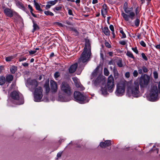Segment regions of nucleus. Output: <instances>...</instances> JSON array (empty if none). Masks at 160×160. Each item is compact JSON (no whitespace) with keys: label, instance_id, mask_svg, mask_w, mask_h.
<instances>
[{"label":"nucleus","instance_id":"nucleus-46","mask_svg":"<svg viewBox=\"0 0 160 160\" xmlns=\"http://www.w3.org/2000/svg\"><path fill=\"white\" fill-rule=\"evenodd\" d=\"M154 77L155 79H157L158 78V73L157 72L154 71L153 72Z\"/></svg>","mask_w":160,"mask_h":160},{"label":"nucleus","instance_id":"nucleus-50","mask_svg":"<svg viewBox=\"0 0 160 160\" xmlns=\"http://www.w3.org/2000/svg\"><path fill=\"white\" fill-rule=\"evenodd\" d=\"M132 50L136 54H138V51L136 47L135 48H132Z\"/></svg>","mask_w":160,"mask_h":160},{"label":"nucleus","instance_id":"nucleus-38","mask_svg":"<svg viewBox=\"0 0 160 160\" xmlns=\"http://www.w3.org/2000/svg\"><path fill=\"white\" fill-rule=\"evenodd\" d=\"M104 75L106 76H108L109 74V72L108 70L106 68H104Z\"/></svg>","mask_w":160,"mask_h":160},{"label":"nucleus","instance_id":"nucleus-47","mask_svg":"<svg viewBox=\"0 0 160 160\" xmlns=\"http://www.w3.org/2000/svg\"><path fill=\"white\" fill-rule=\"evenodd\" d=\"M62 7L61 6H58V7H56L54 8V10L55 11V10L56 11H59L61 10L62 9Z\"/></svg>","mask_w":160,"mask_h":160},{"label":"nucleus","instance_id":"nucleus-7","mask_svg":"<svg viewBox=\"0 0 160 160\" xmlns=\"http://www.w3.org/2000/svg\"><path fill=\"white\" fill-rule=\"evenodd\" d=\"M73 95L74 98L75 100L80 103L83 104L88 102L86 100V97L79 92H75Z\"/></svg>","mask_w":160,"mask_h":160},{"label":"nucleus","instance_id":"nucleus-9","mask_svg":"<svg viewBox=\"0 0 160 160\" xmlns=\"http://www.w3.org/2000/svg\"><path fill=\"white\" fill-rule=\"evenodd\" d=\"M106 87L108 91L110 92H112L115 87L114 81L113 76L110 75L108 77Z\"/></svg>","mask_w":160,"mask_h":160},{"label":"nucleus","instance_id":"nucleus-64","mask_svg":"<svg viewBox=\"0 0 160 160\" xmlns=\"http://www.w3.org/2000/svg\"><path fill=\"white\" fill-rule=\"evenodd\" d=\"M66 23L68 25H72V23L71 22H69V21H66Z\"/></svg>","mask_w":160,"mask_h":160},{"label":"nucleus","instance_id":"nucleus-22","mask_svg":"<svg viewBox=\"0 0 160 160\" xmlns=\"http://www.w3.org/2000/svg\"><path fill=\"white\" fill-rule=\"evenodd\" d=\"M44 86L45 89L46 93H48L50 91V90L49 86V80L48 79L46 81Z\"/></svg>","mask_w":160,"mask_h":160},{"label":"nucleus","instance_id":"nucleus-39","mask_svg":"<svg viewBox=\"0 0 160 160\" xmlns=\"http://www.w3.org/2000/svg\"><path fill=\"white\" fill-rule=\"evenodd\" d=\"M120 32L122 34V36H121L122 38H126V35L122 29L120 30Z\"/></svg>","mask_w":160,"mask_h":160},{"label":"nucleus","instance_id":"nucleus-5","mask_svg":"<svg viewBox=\"0 0 160 160\" xmlns=\"http://www.w3.org/2000/svg\"><path fill=\"white\" fill-rule=\"evenodd\" d=\"M10 97L16 102V104L21 105L24 103L23 97L22 94L18 91L14 90L10 93Z\"/></svg>","mask_w":160,"mask_h":160},{"label":"nucleus","instance_id":"nucleus-11","mask_svg":"<svg viewBox=\"0 0 160 160\" xmlns=\"http://www.w3.org/2000/svg\"><path fill=\"white\" fill-rule=\"evenodd\" d=\"M42 90L40 87H38L35 90L34 92V99L35 102H39L41 101L43 95Z\"/></svg>","mask_w":160,"mask_h":160},{"label":"nucleus","instance_id":"nucleus-29","mask_svg":"<svg viewBox=\"0 0 160 160\" xmlns=\"http://www.w3.org/2000/svg\"><path fill=\"white\" fill-rule=\"evenodd\" d=\"M6 79L5 78L2 76L0 77V85H3L5 82Z\"/></svg>","mask_w":160,"mask_h":160},{"label":"nucleus","instance_id":"nucleus-8","mask_svg":"<svg viewBox=\"0 0 160 160\" xmlns=\"http://www.w3.org/2000/svg\"><path fill=\"white\" fill-rule=\"evenodd\" d=\"M148 100L155 102L159 99L158 92L157 87H153L150 91L149 96L148 98Z\"/></svg>","mask_w":160,"mask_h":160},{"label":"nucleus","instance_id":"nucleus-4","mask_svg":"<svg viewBox=\"0 0 160 160\" xmlns=\"http://www.w3.org/2000/svg\"><path fill=\"white\" fill-rule=\"evenodd\" d=\"M91 54V47L89 40H86L84 51L82 52L78 62L84 63L88 61Z\"/></svg>","mask_w":160,"mask_h":160},{"label":"nucleus","instance_id":"nucleus-57","mask_svg":"<svg viewBox=\"0 0 160 160\" xmlns=\"http://www.w3.org/2000/svg\"><path fill=\"white\" fill-rule=\"evenodd\" d=\"M56 24L57 25H58V26H60V27H64V25H62V24L60 23V22H56Z\"/></svg>","mask_w":160,"mask_h":160},{"label":"nucleus","instance_id":"nucleus-42","mask_svg":"<svg viewBox=\"0 0 160 160\" xmlns=\"http://www.w3.org/2000/svg\"><path fill=\"white\" fill-rule=\"evenodd\" d=\"M71 30H72L73 31V32H74V35H75L76 36L78 35V33L76 29H75L74 28H72Z\"/></svg>","mask_w":160,"mask_h":160},{"label":"nucleus","instance_id":"nucleus-16","mask_svg":"<svg viewBox=\"0 0 160 160\" xmlns=\"http://www.w3.org/2000/svg\"><path fill=\"white\" fill-rule=\"evenodd\" d=\"M4 12L7 16L10 17H12L13 16L14 13L15 12L13 10L9 8H7L4 9Z\"/></svg>","mask_w":160,"mask_h":160},{"label":"nucleus","instance_id":"nucleus-6","mask_svg":"<svg viewBox=\"0 0 160 160\" xmlns=\"http://www.w3.org/2000/svg\"><path fill=\"white\" fill-rule=\"evenodd\" d=\"M150 78L149 76L147 74L141 76L139 83L141 89L147 87L149 82Z\"/></svg>","mask_w":160,"mask_h":160},{"label":"nucleus","instance_id":"nucleus-58","mask_svg":"<svg viewBox=\"0 0 160 160\" xmlns=\"http://www.w3.org/2000/svg\"><path fill=\"white\" fill-rule=\"evenodd\" d=\"M51 6V5L50 4H48L46 6V9H48L50 8Z\"/></svg>","mask_w":160,"mask_h":160},{"label":"nucleus","instance_id":"nucleus-12","mask_svg":"<svg viewBox=\"0 0 160 160\" xmlns=\"http://www.w3.org/2000/svg\"><path fill=\"white\" fill-rule=\"evenodd\" d=\"M38 85V82L35 79H31L30 78H28L27 82L26 83V85L27 87H31L34 88L36 87Z\"/></svg>","mask_w":160,"mask_h":160},{"label":"nucleus","instance_id":"nucleus-10","mask_svg":"<svg viewBox=\"0 0 160 160\" xmlns=\"http://www.w3.org/2000/svg\"><path fill=\"white\" fill-rule=\"evenodd\" d=\"M125 83V81L122 83L118 84L117 85V88L115 92L117 96H121L125 92V88L127 87V85Z\"/></svg>","mask_w":160,"mask_h":160},{"label":"nucleus","instance_id":"nucleus-19","mask_svg":"<svg viewBox=\"0 0 160 160\" xmlns=\"http://www.w3.org/2000/svg\"><path fill=\"white\" fill-rule=\"evenodd\" d=\"M110 140H106L104 142H101L100 143V146L102 148H105L107 147L110 146L111 145Z\"/></svg>","mask_w":160,"mask_h":160},{"label":"nucleus","instance_id":"nucleus-25","mask_svg":"<svg viewBox=\"0 0 160 160\" xmlns=\"http://www.w3.org/2000/svg\"><path fill=\"white\" fill-rule=\"evenodd\" d=\"M34 6L36 9L39 11L40 12H42V10L41 8L40 7L39 4L35 0L34 1Z\"/></svg>","mask_w":160,"mask_h":160},{"label":"nucleus","instance_id":"nucleus-44","mask_svg":"<svg viewBox=\"0 0 160 160\" xmlns=\"http://www.w3.org/2000/svg\"><path fill=\"white\" fill-rule=\"evenodd\" d=\"M133 75L135 77H137L138 75V71L136 70H135L133 72Z\"/></svg>","mask_w":160,"mask_h":160},{"label":"nucleus","instance_id":"nucleus-37","mask_svg":"<svg viewBox=\"0 0 160 160\" xmlns=\"http://www.w3.org/2000/svg\"><path fill=\"white\" fill-rule=\"evenodd\" d=\"M134 22L136 26L138 27L139 26L140 23L139 19L138 18H137L134 21Z\"/></svg>","mask_w":160,"mask_h":160},{"label":"nucleus","instance_id":"nucleus-24","mask_svg":"<svg viewBox=\"0 0 160 160\" xmlns=\"http://www.w3.org/2000/svg\"><path fill=\"white\" fill-rule=\"evenodd\" d=\"M33 22V29L32 30V32H34L35 31L38 30L39 28V26L34 21H32Z\"/></svg>","mask_w":160,"mask_h":160},{"label":"nucleus","instance_id":"nucleus-15","mask_svg":"<svg viewBox=\"0 0 160 160\" xmlns=\"http://www.w3.org/2000/svg\"><path fill=\"white\" fill-rule=\"evenodd\" d=\"M105 80V77L102 75H99L94 81V83L96 85L99 84H103Z\"/></svg>","mask_w":160,"mask_h":160},{"label":"nucleus","instance_id":"nucleus-3","mask_svg":"<svg viewBox=\"0 0 160 160\" xmlns=\"http://www.w3.org/2000/svg\"><path fill=\"white\" fill-rule=\"evenodd\" d=\"M123 9L126 13L122 12L121 13L122 16L126 21L130 23L135 17V13L133 11V8L132 7L128 8V3L125 2L124 4Z\"/></svg>","mask_w":160,"mask_h":160},{"label":"nucleus","instance_id":"nucleus-28","mask_svg":"<svg viewBox=\"0 0 160 160\" xmlns=\"http://www.w3.org/2000/svg\"><path fill=\"white\" fill-rule=\"evenodd\" d=\"M13 79V76L11 75H9L6 77V81L7 82L10 83L12 81Z\"/></svg>","mask_w":160,"mask_h":160},{"label":"nucleus","instance_id":"nucleus-34","mask_svg":"<svg viewBox=\"0 0 160 160\" xmlns=\"http://www.w3.org/2000/svg\"><path fill=\"white\" fill-rule=\"evenodd\" d=\"M44 14L47 16H53L54 14L52 12L49 11H46L44 12Z\"/></svg>","mask_w":160,"mask_h":160},{"label":"nucleus","instance_id":"nucleus-18","mask_svg":"<svg viewBox=\"0 0 160 160\" xmlns=\"http://www.w3.org/2000/svg\"><path fill=\"white\" fill-rule=\"evenodd\" d=\"M15 3L16 6L20 9L24 11H26L27 9L24 7L22 3L18 0H16Z\"/></svg>","mask_w":160,"mask_h":160},{"label":"nucleus","instance_id":"nucleus-51","mask_svg":"<svg viewBox=\"0 0 160 160\" xmlns=\"http://www.w3.org/2000/svg\"><path fill=\"white\" fill-rule=\"evenodd\" d=\"M109 28L112 32H114V28L113 25H110L109 26Z\"/></svg>","mask_w":160,"mask_h":160},{"label":"nucleus","instance_id":"nucleus-59","mask_svg":"<svg viewBox=\"0 0 160 160\" xmlns=\"http://www.w3.org/2000/svg\"><path fill=\"white\" fill-rule=\"evenodd\" d=\"M22 65L25 67H28V66L29 64L26 62L22 63Z\"/></svg>","mask_w":160,"mask_h":160},{"label":"nucleus","instance_id":"nucleus-35","mask_svg":"<svg viewBox=\"0 0 160 160\" xmlns=\"http://www.w3.org/2000/svg\"><path fill=\"white\" fill-rule=\"evenodd\" d=\"M17 70V68L15 66H12L10 68V71L12 73H14Z\"/></svg>","mask_w":160,"mask_h":160},{"label":"nucleus","instance_id":"nucleus-27","mask_svg":"<svg viewBox=\"0 0 160 160\" xmlns=\"http://www.w3.org/2000/svg\"><path fill=\"white\" fill-rule=\"evenodd\" d=\"M113 72L115 78H117L118 76V73L117 69L115 67H114L113 68Z\"/></svg>","mask_w":160,"mask_h":160},{"label":"nucleus","instance_id":"nucleus-2","mask_svg":"<svg viewBox=\"0 0 160 160\" xmlns=\"http://www.w3.org/2000/svg\"><path fill=\"white\" fill-rule=\"evenodd\" d=\"M60 89L61 92L66 97H63L59 95L58 98V100L61 102H68L70 100V95L71 94L72 92L71 88L69 85L65 82H62L61 85Z\"/></svg>","mask_w":160,"mask_h":160},{"label":"nucleus","instance_id":"nucleus-33","mask_svg":"<svg viewBox=\"0 0 160 160\" xmlns=\"http://www.w3.org/2000/svg\"><path fill=\"white\" fill-rule=\"evenodd\" d=\"M58 1V0H54V1L48 2L47 3L48 4H50L52 6L55 5L57 2Z\"/></svg>","mask_w":160,"mask_h":160},{"label":"nucleus","instance_id":"nucleus-62","mask_svg":"<svg viewBox=\"0 0 160 160\" xmlns=\"http://www.w3.org/2000/svg\"><path fill=\"white\" fill-rule=\"evenodd\" d=\"M141 33H138L137 35V37L138 38L140 39L141 38Z\"/></svg>","mask_w":160,"mask_h":160},{"label":"nucleus","instance_id":"nucleus-32","mask_svg":"<svg viewBox=\"0 0 160 160\" xmlns=\"http://www.w3.org/2000/svg\"><path fill=\"white\" fill-rule=\"evenodd\" d=\"M101 91L102 94L104 95H106L107 93L106 88H101Z\"/></svg>","mask_w":160,"mask_h":160},{"label":"nucleus","instance_id":"nucleus-52","mask_svg":"<svg viewBox=\"0 0 160 160\" xmlns=\"http://www.w3.org/2000/svg\"><path fill=\"white\" fill-rule=\"evenodd\" d=\"M36 52V50H30L29 51V53L30 55H32L35 54Z\"/></svg>","mask_w":160,"mask_h":160},{"label":"nucleus","instance_id":"nucleus-63","mask_svg":"<svg viewBox=\"0 0 160 160\" xmlns=\"http://www.w3.org/2000/svg\"><path fill=\"white\" fill-rule=\"evenodd\" d=\"M155 47L157 49L160 50V44L156 45Z\"/></svg>","mask_w":160,"mask_h":160},{"label":"nucleus","instance_id":"nucleus-41","mask_svg":"<svg viewBox=\"0 0 160 160\" xmlns=\"http://www.w3.org/2000/svg\"><path fill=\"white\" fill-rule=\"evenodd\" d=\"M117 64L119 67H122V60L121 59H119L118 60L117 62Z\"/></svg>","mask_w":160,"mask_h":160},{"label":"nucleus","instance_id":"nucleus-14","mask_svg":"<svg viewBox=\"0 0 160 160\" xmlns=\"http://www.w3.org/2000/svg\"><path fill=\"white\" fill-rule=\"evenodd\" d=\"M50 85L51 92L52 93L56 92L58 90V85L56 82L51 80L50 82Z\"/></svg>","mask_w":160,"mask_h":160},{"label":"nucleus","instance_id":"nucleus-26","mask_svg":"<svg viewBox=\"0 0 160 160\" xmlns=\"http://www.w3.org/2000/svg\"><path fill=\"white\" fill-rule=\"evenodd\" d=\"M16 57V56H9L5 57L6 61L7 62H10Z\"/></svg>","mask_w":160,"mask_h":160},{"label":"nucleus","instance_id":"nucleus-21","mask_svg":"<svg viewBox=\"0 0 160 160\" xmlns=\"http://www.w3.org/2000/svg\"><path fill=\"white\" fill-rule=\"evenodd\" d=\"M138 72L139 74H142L143 72L146 73L148 71V68L145 66H143L142 68H138Z\"/></svg>","mask_w":160,"mask_h":160},{"label":"nucleus","instance_id":"nucleus-17","mask_svg":"<svg viewBox=\"0 0 160 160\" xmlns=\"http://www.w3.org/2000/svg\"><path fill=\"white\" fill-rule=\"evenodd\" d=\"M78 63H76L72 65L69 68V72L70 73H74L78 67Z\"/></svg>","mask_w":160,"mask_h":160},{"label":"nucleus","instance_id":"nucleus-36","mask_svg":"<svg viewBox=\"0 0 160 160\" xmlns=\"http://www.w3.org/2000/svg\"><path fill=\"white\" fill-rule=\"evenodd\" d=\"M99 69V67H97L96 69L94 70L93 72L92 73V75L94 77L97 74L98 71Z\"/></svg>","mask_w":160,"mask_h":160},{"label":"nucleus","instance_id":"nucleus-60","mask_svg":"<svg viewBox=\"0 0 160 160\" xmlns=\"http://www.w3.org/2000/svg\"><path fill=\"white\" fill-rule=\"evenodd\" d=\"M153 150L154 152H156V153H158V149H154L153 148L152 149L151 151Z\"/></svg>","mask_w":160,"mask_h":160},{"label":"nucleus","instance_id":"nucleus-20","mask_svg":"<svg viewBox=\"0 0 160 160\" xmlns=\"http://www.w3.org/2000/svg\"><path fill=\"white\" fill-rule=\"evenodd\" d=\"M107 14V6L106 4L103 5L101 10V14L102 16L105 17V15Z\"/></svg>","mask_w":160,"mask_h":160},{"label":"nucleus","instance_id":"nucleus-48","mask_svg":"<svg viewBox=\"0 0 160 160\" xmlns=\"http://www.w3.org/2000/svg\"><path fill=\"white\" fill-rule=\"evenodd\" d=\"M140 44L142 47H145L146 46V44L143 41H141L140 42Z\"/></svg>","mask_w":160,"mask_h":160},{"label":"nucleus","instance_id":"nucleus-31","mask_svg":"<svg viewBox=\"0 0 160 160\" xmlns=\"http://www.w3.org/2000/svg\"><path fill=\"white\" fill-rule=\"evenodd\" d=\"M67 9L68 11V13L69 15L73 16L72 9L70 8H67Z\"/></svg>","mask_w":160,"mask_h":160},{"label":"nucleus","instance_id":"nucleus-49","mask_svg":"<svg viewBox=\"0 0 160 160\" xmlns=\"http://www.w3.org/2000/svg\"><path fill=\"white\" fill-rule=\"evenodd\" d=\"M139 12L140 10L139 9V8L138 7H137L135 9V15H136L137 16L138 13H139Z\"/></svg>","mask_w":160,"mask_h":160},{"label":"nucleus","instance_id":"nucleus-45","mask_svg":"<svg viewBox=\"0 0 160 160\" xmlns=\"http://www.w3.org/2000/svg\"><path fill=\"white\" fill-rule=\"evenodd\" d=\"M141 55L142 57L144 60L146 61H147L148 60V58L144 53H142L141 54Z\"/></svg>","mask_w":160,"mask_h":160},{"label":"nucleus","instance_id":"nucleus-53","mask_svg":"<svg viewBox=\"0 0 160 160\" xmlns=\"http://www.w3.org/2000/svg\"><path fill=\"white\" fill-rule=\"evenodd\" d=\"M125 76L126 78H128L130 77V73L129 72H127L125 73Z\"/></svg>","mask_w":160,"mask_h":160},{"label":"nucleus","instance_id":"nucleus-30","mask_svg":"<svg viewBox=\"0 0 160 160\" xmlns=\"http://www.w3.org/2000/svg\"><path fill=\"white\" fill-rule=\"evenodd\" d=\"M126 55L129 57L130 58H131L134 59V57L131 52H130L129 51H128L127 52Z\"/></svg>","mask_w":160,"mask_h":160},{"label":"nucleus","instance_id":"nucleus-54","mask_svg":"<svg viewBox=\"0 0 160 160\" xmlns=\"http://www.w3.org/2000/svg\"><path fill=\"white\" fill-rule=\"evenodd\" d=\"M105 45L106 47L108 48H111V46L110 44L107 42H105Z\"/></svg>","mask_w":160,"mask_h":160},{"label":"nucleus","instance_id":"nucleus-56","mask_svg":"<svg viewBox=\"0 0 160 160\" xmlns=\"http://www.w3.org/2000/svg\"><path fill=\"white\" fill-rule=\"evenodd\" d=\"M28 8L30 9V12H32L33 11V9L32 8V7L30 5H28Z\"/></svg>","mask_w":160,"mask_h":160},{"label":"nucleus","instance_id":"nucleus-13","mask_svg":"<svg viewBox=\"0 0 160 160\" xmlns=\"http://www.w3.org/2000/svg\"><path fill=\"white\" fill-rule=\"evenodd\" d=\"M76 87L80 90H83L84 89V88L81 84L79 79L77 77H73L72 78Z\"/></svg>","mask_w":160,"mask_h":160},{"label":"nucleus","instance_id":"nucleus-1","mask_svg":"<svg viewBox=\"0 0 160 160\" xmlns=\"http://www.w3.org/2000/svg\"><path fill=\"white\" fill-rule=\"evenodd\" d=\"M125 84L127 85V93L129 96L137 98L140 96L139 84L138 80H136L133 83L131 81H125Z\"/></svg>","mask_w":160,"mask_h":160},{"label":"nucleus","instance_id":"nucleus-43","mask_svg":"<svg viewBox=\"0 0 160 160\" xmlns=\"http://www.w3.org/2000/svg\"><path fill=\"white\" fill-rule=\"evenodd\" d=\"M27 59V58L26 57H21L19 58V61L20 62L25 61Z\"/></svg>","mask_w":160,"mask_h":160},{"label":"nucleus","instance_id":"nucleus-55","mask_svg":"<svg viewBox=\"0 0 160 160\" xmlns=\"http://www.w3.org/2000/svg\"><path fill=\"white\" fill-rule=\"evenodd\" d=\"M119 43L121 45H124L126 43V42L124 41H122L119 42Z\"/></svg>","mask_w":160,"mask_h":160},{"label":"nucleus","instance_id":"nucleus-61","mask_svg":"<svg viewBox=\"0 0 160 160\" xmlns=\"http://www.w3.org/2000/svg\"><path fill=\"white\" fill-rule=\"evenodd\" d=\"M62 155V152H59L57 154V157L58 158H60L61 157Z\"/></svg>","mask_w":160,"mask_h":160},{"label":"nucleus","instance_id":"nucleus-23","mask_svg":"<svg viewBox=\"0 0 160 160\" xmlns=\"http://www.w3.org/2000/svg\"><path fill=\"white\" fill-rule=\"evenodd\" d=\"M102 30L103 32L106 35L109 36L110 35V31L108 27H104Z\"/></svg>","mask_w":160,"mask_h":160},{"label":"nucleus","instance_id":"nucleus-40","mask_svg":"<svg viewBox=\"0 0 160 160\" xmlns=\"http://www.w3.org/2000/svg\"><path fill=\"white\" fill-rule=\"evenodd\" d=\"M60 74L59 72H56L54 73V77L56 79H57V78L59 77L60 76Z\"/></svg>","mask_w":160,"mask_h":160}]
</instances>
